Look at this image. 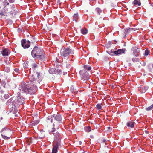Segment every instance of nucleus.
Wrapping results in <instances>:
<instances>
[{"mask_svg":"<svg viewBox=\"0 0 153 153\" xmlns=\"http://www.w3.org/2000/svg\"><path fill=\"white\" fill-rule=\"evenodd\" d=\"M62 117L60 114H54L47 117V122L53 123L51 132H53L56 129H59L60 124L62 123Z\"/></svg>","mask_w":153,"mask_h":153,"instance_id":"obj_1","label":"nucleus"},{"mask_svg":"<svg viewBox=\"0 0 153 153\" xmlns=\"http://www.w3.org/2000/svg\"><path fill=\"white\" fill-rule=\"evenodd\" d=\"M30 81L31 82V84L35 86V88L40 84V82L43 78L44 75L40 72H34L33 74H30Z\"/></svg>","mask_w":153,"mask_h":153,"instance_id":"obj_2","label":"nucleus"},{"mask_svg":"<svg viewBox=\"0 0 153 153\" xmlns=\"http://www.w3.org/2000/svg\"><path fill=\"white\" fill-rule=\"evenodd\" d=\"M31 54L33 57L34 58L43 59L45 57V54L42 49L36 46L32 50Z\"/></svg>","mask_w":153,"mask_h":153,"instance_id":"obj_3","label":"nucleus"},{"mask_svg":"<svg viewBox=\"0 0 153 153\" xmlns=\"http://www.w3.org/2000/svg\"><path fill=\"white\" fill-rule=\"evenodd\" d=\"M31 86H30L28 85L22 84L21 86L19 88V89L20 91L26 94H33L36 92V88L37 86H36L35 88V86H33L31 84Z\"/></svg>","mask_w":153,"mask_h":153,"instance_id":"obj_4","label":"nucleus"},{"mask_svg":"<svg viewBox=\"0 0 153 153\" xmlns=\"http://www.w3.org/2000/svg\"><path fill=\"white\" fill-rule=\"evenodd\" d=\"M16 99L13 101V103L15 107H17L19 105L25 103V99L21 95L20 92H18Z\"/></svg>","mask_w":153,"mask_h":153,"instance_id":"obj_5","label":"nucleus"},{"mask_svg":"<svg viewBox=\"0 0 153 153\" xmlns=\"http://www.w3.org/2000/svg\"><path fill=\"white\" fill-rule=\"evenodd\" d=\"M74 53V51L69 48H64L60 51V55L64 59H68L69 55L73 54Z\"/></svg>","mask_w":153,"mask_h":153,"instance_id":"obj_6","label":"nucleus"},{"mask_svg":"<svg viewBox=\"0 0 153 153\" xmlns=\"http://www.w3.org/2000/svg\"><path fill=\"white\" fill-rule=\"evenodd\" d=\"M1 132L2 138L6 140L9 139L13 134L12 130L7 128H3Z\"/></svg>","mask_w":153,"mask_h":153,"instance_id":"obj_7","label":"nucleus"},{"mask_svg":"<svg viewBox=\"0 0 153 153\" xmlns=\"http://www.w3.org/2000/svg\"><path fill=\"white\" fill-rule=\"evenodd\" d=\"M79 73L81 75L82 79L84 80L89 79H90V75L85 70H82L79 71Z\"/></svg>","mask_w":153,"mask_h":153,"instance_id":"obj_8","label":"nucleus"},{"mask_svg":"<svg viewBox=\"0 0 153 153\" xmlns=\"http://www.w3.org/2000/svg\"><path fill=\"white\" fill-rule=\"evenodd\" d=\"M126 49H118L117 50L114 51V50H111L109 51V54L111 55H113L114 54L116 55L120 54H124L126 52Z\"/></svg>","mask_w":153,"mask_h":153,"instance_id":"obj_9","label":"nucleus"},{"mask_svg":"<svg viewBox=\"0 0 153 153\" xmlns=\"http://www.w3.org/2000/svg\"><path fill=\"white\" fill-rule=\"evenodd\" d=\"M21 43L22 46L24 49L30 47V42L28 40L27 41L26 39H22L21 41Z\"/></svg>","mask_w":153,"mask_h":153,"instance_id":"obj_10","label":"nucleus"},{"mask_svg":"<svg viewBox=\"0 0 153 153\" xmlns=\"http://www.w3.org/2000/svg\"><path fill=\"white\" fill-rule=\"evenodd\" d=\"M60 142L56 141L53 144L52 153H57V149L58 148L60 144Z\"/></svg>","mask_w":153,"mask_h":153,"instance_id":"obj_11","label":"nucleus"},{"mask_svg":"<svg viewBox=\"0 0 153 153\" xmlns=\"http://www.w3.org/2000/svg\"><path fill=\"white\" fill-rule=\"evenodd\" d=\"M140 50V48H138L137 47L132 48L131 49V50L132 51L133 55L135 57L138 56Z\"/></svg>","mask_w":153,"mask_h":153,"instance_id":"obj_12","label":"nucleus"},{"mask_svg":"<svg viewBox=\"0 0 153 153\" xmlns=\"http://www.w3.org/2000/svg\"><path fill=\"white\" fill-rule=\"evenodd\" d=\"M53 134L54 136V140L56 141L60 142L62 136L60 133L59 132H57L56 133H53Z\"/></svg>","mask_w":153,"mask_h":153,"instance_id":"obj_13","label":"nucleus"},{"mask_svg":"<svg viewBox=\"0 0 153 153\" xmlns=\"http://www.w3.org/2000/svg\"><path fill=\"white\" fill-rule=\"evenodd\" d=\"M149 88L147 86L140 87L138 88V90L141 93H145Z\"/></svg>","mask_w":153,"mask_h":153,"instance_id":"obj_14","label":"nucleus"},{"mask_svg":"<svg viewBox=\"0 0 153 153\" xmlns=\"http://www.w3.org/2000/svg\"><path fill=\"white\" fill-rule=\"evenodd\" d=\"M10 51L8 49L6 48L3 50L1 53L3 56H7L10 53Z\"/></svg>","mask_w":153,"mask_h":153,"instance_id":"obj_15","label":"nucleus"},{"mask_svg":"<svg viewBox=\"0 0 153 153\" xmlns=\"http://www.w3.org/2000/svg\"><path fill=\"white\" fill-rule=\"evenodd\" d=\"M136 30V29L135 28H128L125 29V33L126 34H127L132 31H135Z\"/></svg>","mask_w":153,"mask_h":153,"instance_id":"obj_16","label":"nucleus"},{"mask_svg":"<svg viewBox=\"0 0 153 153\" xmlns=\"http://www.w3.org/2000/svg\"><path fill=\"white\" fill-rule=\"evenodd\" d=\"M15 7L12 6V7H11V9L12 11H11L10 12H8V9H4V11L7 12H7H8V13H9L10 14H13L14 13V11H15L14 10H15Z\"/></svg>","mask_w":153,"mask_h":153,"instance_id":"obj_17","label":"nucleus"},{"mask_svg":"<svg viewBox=\"0 0 153 153\" xmlns=\"http://www.w3.org/2000/svg\"><path fill=\"white\" fill-rule=\"evenodd\" d=\"M134 123L131 121H129L127 123V126L128 127L133 128L134 126Z\"/></svg>","mask_w":153,"mask_h":153,"instance_id":"obj_18","label":"nucleus"},{"mask_svg":"<svg viewBox=\"0 0 153 153\" xmlns=\"http://www.w3.org/2000/svg\"><path fill=\"white\" fill-rule=\"evenodd\" d=\"M49 72L51 74H56V69L53 68H51L49 70Z\"/></svg>","mask_w":153,"mask_h":153,"instance_id":"obj_19","label":"nucleus"},{"mask_svg":"<svg viewBox=\"0 0 153 153\" xmlns=\"http://www.w3.org/2000/svg\"><path fill=\"white\" fill-rule=\"evenodd\" d=\"M95 10L98 14L100 15L103 13V11L99 8H97Z\"/></svg>","mask_w":153,"mask_h":153,"instance_id":"obj_20","label":"nucleus"},{"mask_svg":"<svg viewBox=\"0 0 153 153\" xmlns=\"http://www.w3.org/2000/svg\"><path fill=\"white\" fill-rule=\"evenodd\" d=\"M133 3L134 5L137 6H140L141 4L140 1L138 0H134L133 2Z\"/></svg>","mask_w":153,"mask_h":153,"instance_id":"obj_21","label":"nucleus"},{"mask_svg":"<svg viewBox=\"0 0 153 153\" xmlns=\"http://www.w3.org/2000/svg\"><path fill=\"white\" fill-rule=\"evenodd\" d=\"M84 68L85 69L84 70H85L86 71H90L91 69V67L89 65H84Z\"/></svg>","mask_w":153,"mask_h":153,"instance_id":"obj_22","label":"nucleus"},{"mask_svg":"<svg viewBox=\"0 0 153 153\" xmlns=\"http://www.w3.org/2000/svg\"><path fill=\"white\" fill-rule=\"evenodd\" d=\"M78 18V14L77 13H75L74 14L73 16V21H75L76 22V20Z\"/></svg>","mask_w":153,"mask_h":153,"instance_id":"obj_23","label":"nucleus"},{"mask_svg":"<svg viewBox=\"0 0 153 153\" xmlns=\"http://www.w3.org/2000/svg\"><path fill=\"white\" fill-rule=\"evenodd\" d=\"M13 98H10V99H9L6 102V104L7 105H8L10 104L11 103H12V104L14 105L13 104V101H14V100H13V101L12 102V100H13Z\"/></svg>","mask_w":153,"mask_h":153,"instance_id":"obj_24","label":"nucleus"},{"mask_svg":"<svg viewBox=\"0 0 153 153\" xmlns=\"http://www.w3.org/2000/svg\"><path fill=\"white\" fill-rule=\"evenodd\" d=\"M84 129L87 132H89L91 130V127L90 126H88L85 127Z\"/></svg>","mask_w":153,"mask_h":153,"instance_id":"obj_25","label":"nucleus"},{"mask_svg":"<svg viewBox=\"0 0 153 153\" xmlns=\"http://www.w3.org/2000/svg\"><path fill=\"white\" fill-rule=\"evenodd\" d=\"M39 122V120H37L33 121L32 122V126H35L38 124Z\"/></svg>","mask_w":153,"mask_h":153,"instance_id":"obj_26","label":"nucleus"},{"mask_svg":"<svg viewBox=\"0 0 153 153\" xmlns=\"http://www.w3.org/2000/svg\"><path fill=\"white\" fill-rule=\"evenodd\" d=\"M88 30H87L85 28L84 29H82L81 30V33L84 35L86 34L87 33Z\"/></svg>","mask_w":153,"mask_h":153,"instance_id":"obj_27","label":"nucleus"},{"mask_svg":"<svg viewBox=\"0 0 153 153\" xmlns=\"http://www.w3.org/2000/svg\"><path fill=\"white\" fill-rule=\"evenodd\" d=\"M132 60L134 62H139L140 61V59L137 58H133Z\"/></svg>","mask_w":153,"mask_h":153,"instance_id":"obj_28","label":"nucleus"},{"mask_svg":"<svg viewBox=\"0 0 153 153\" xmlns=\"http://www.w3.org/2000/svg\"><path fill=\"white\" fill-rule=\"evenodd\" d=\"M3 5L4 7V8L6 7L7 5H9V4L7 0H4L3 2Z\"/></svg>","mask_w":153,"mask_h":153,"instance_id":"obj_29","label":"nucleus"},{"mask_svg":"<svg viewBox=\"0 0 153 153\" xmlns=\"http://www.w3.org/2000/svg\"><path fill=\"white\" fill-rule=\"evenodd\" d=\"M28 64V62H25L23 63V67L25 69L27 67Z\"/></svg>","mask_w":153,"mask_h":153,"instance_id":"obj_30","label":"nucleus"},{"mask_svg":"<svg viewBox=\"0 0 153 153\" xmlns=\"http://www.w3.org/2000/svg\"><path fill=\"white\" fill-rule=\"evenodd\" d=\"M7 12L6 11H1V12H0V15L1 16H7Z\"/></svg>","mask_w":153,"mask_h":153,"instance_id":"obj_31","label":"nucleus"},{"mask_svg":"<svg viewBox=\"0 0 153 153\" xmlns=\"http://www.w3.org/2000/svg\"><path fill=\"white\" fill-rule=\"evenodd\" d=\"M96 107L98 110H100L102 108V107L101 106V104L99 103L97 104V105Z\"/></svg>","mask_w":153,"mask_h":153,"instance_id":"obj_32","label":"nucleus"},{"mask_svg":"<svg viewBox=\"0 0 153 153\" xmlns=\"http://www.w3.org/2000/svg\"><path fill=\"white\" fill-rule=\"evenodd\" d=\"M4 70L6 72H9L10 71V68L9 67H5L4 68Z\"/></svg>","mask_w":153,"mask_h":153,"instance_id":"obj_33","label":"nucleus"},{"mask_svg":"<svg viewBox=\"0 0 153 153\" xmlns=\"http://www.w3.org/2000/svg\"><path fill=\"white\" fill-rule=\"evenodd\" d=\"M150 53L149 51L148 50H146L145 51L144 55L145 56L148 55Z\"/></svg>","mask_w":153,"mask_h":153,"instance_id":"obj_34","label":"nucleus"},{"mask_svg":"<svg viewBox=\"0 0 153 153\" xmlns=\"http://www.w3.org/2000/svg\"><path fill=\"white\" fill-rule=\"evenodd\" d=\"M37 67V65L36 64H34L32 65V68L33 70H35Z\"/></svg>","mask_w":153,"mask_h":153,"instance_id":"obj_35","label":"nucleus"},{"mask_svg":"<svg viewBox=\"0 0 153 153\" xmlns=\"http://www.w3.org/2000/svg\"><path fill=\"white\" fill-rule=\"evenodd\" d=\"M56 72L57 73L56 74H61L62 73V71L61 70H59V69H57V70H56Z\"/></svg>","mask_w":153,"mask_h":153,"instance_id":"obj_36","label":"nucleus"},{"mask_svg":"<svg viewBox=\"0 0 153 153\" xmlns=\"http://www.w3.org/2000/svg\"><path fill=\"white\" fill-rule=\"evenodd\" d=\"M153 109V108L152 107V105H151L150 106L148 107L147 108H146V110L147 111H150V110H151Z\"/></svg>","mask_w":153,"mask_h":153,"instance_id":"obj_37","label":"nucleus"},{"mask_svg":"<svg viewBox=\"0 0 153 153\" xmlns=\"http://www.w3.org/2000/svg\"><path fill=\"white\" fill-rule=\"evenodd\" d=\"M9 95L8 94H5L4 95V98L5 99H7L9 98Z\"/></svg>","mask_w":153,"mask_h":153,"instance_id":"obj_38","label":"nucleus"},{"mask_svg":"<svg viewBox=\"0 0 153 153\" xmlns=\"http://www.w3.org/2000/svg\"><path fill=\"white\" fill-rule=\"evenodd\" d=\"M1 84H3V87L4 88H5V85H6V83H5V82H4V81H2L1 82Z\"/></svg>","mask_w":153,"mask_h":153,"instance_id":"obj_39","label":"nucleus"},{"mask_svg":"<svg viewBox=\"0 0 153 153\" xmlns=\"http://www.w3.org/2000/svg\"><path fill=\"white\" fill-rule=\"evenodd\" d=\"M71 65L69 64H67L66 65V67L68 68H69L71 67Z\"/></svg>","mask_w":153,"mask_h":153,"instance_id":"obj_40","label":"nucleus"},{"mask_svg":"<svg viewBox=\"0 0 153 153\" xmlns=\"http://www.w3.org/2000/svg\"><path fill=\"white\" fill-rule=\"evenodd\" d=\"M15 0H8V1L10 3H13L15 2Z\"/></svg>","mask_w":153,"mask_h":153,"instance_id":"obj_41","label":"nucleus"},{"mask_svg":"<svg viewBox=\"0 0 153 153\" xmlns=\"http://www.w3.org/2000/svg\"><path fill=\"white\" fill-rule=\"evenodd\" d=\"M14 70L15 72H17L19 71V69L17 68H15L14 69Z\"/></svg>","mask_w":153,"mask_h":153,"instance_id":"obj_42","label":"nucleus"},{"mask_svg":"<svg viewBox=\"0 0 153 153\" xmlns=\"http://www.w3.org/2000/svg\"><path fill=\"white\" fill-rule=\"evenodd\" d=\"M67 74V72H63V74L64 75H65V74Z\"/></svg>","mask_w":153,"mask_h":153,"instance_id":"obj_43","label":"nucleus"},{"mask_svg":"<svg viewBox=\"0 0 153 153\" xmlns=\"http://www.w3.org/2000/svg\"><path fill=\"white\" fill-rule=\"evenodd\" d=\"M79 145H81L82 144V142L81 141H80L79 142Z\"/></svg>","mask_w":153,"mask_h":153,"instance_id":"obj_44","label":"nucleus"},{"mask_svg":"<svg viewBox=\"0 0 153 153\" xmlns=\"http://www.w3.org/2000/svg\"><path fill=\"white\" fill-rule=\"evenodd\" d=\"M146 65V63H144L142 65L143 66H144Z\"/></svg>","mask_w":153,"mask_h":153,"instance_id":"obj_45","label":"nucleus"},{"mask_svg":"<svg viewBox=\"0 0 153 153\" xmlns=\"http://www.w3.org/2000/svg\"><path fill=\"white\" fill-rule=\"evenodd\" d=\"M15 117H18V115L17 114H15Z\"/></svg>","mask_w":153,"mask_h":153,"instance_id":"obj_46","label":"nucleus"},{"mask_svg":"<svg viewBox=\"0 0 153 153\" xmlns=\"http://www.w3.org/2000/svg\"><path fill=\"white\" fill-rule=\"evenodd\" d=\"M17 111H18L16 109V110H15V112H17Z\"/></svg>","mask_w":153,"mask_h":153,"instance_id":"obj_47","label":"nucleus"},{"mask_svg":"<svg viewBox=\"0 0 153 153\" xmlns=\"http://www.w3.org/2000/svg\"><path fill=\"white\" fill-rule=\"evenodd\" d=\"M89 1H95L96 0H89Z\"/></svg>","mask_w":153,"mask_h":153,"instance_id":"obj_48","label":"nucleus"},{"mask_svg":"<svg viewBox=\"0 0 153 153\" xmlns=\"http://www.w3.org/2000/svg\"><path fill=\"white\" fill-rule=\"evenodd\" d=\"M152 68L153 69V65H152Z\"/></svg>","mask_w":153,"mask_h":153,"instance_id":"obj_49","label":"nucleus"},{"mask_svg":"<svg viewBox=\"0 0 153 153\" xmlns=\"http://www.w3.org/2000/svg\"><path fill=\"white\" fill-rule=\"evenodd\" d=\"M146 133H148V132L147 131H146Z\"/></svg>","mask_w":153,"mask_h":153,"instance_id":"obj_50","label":"nucleus"},{"mask_svg":"<svg viewBox=\"0 0 153 153\" xmlns=\"http://www.w3.org/2000/svg\"><path fill=\"white\" fill-rule=\"evenodd\" d=\"M58 1H59V0H58Z\"/></svg>","mask_w":153,"mask_h":153,"instance_id":"obj_51","label":"nucleus"}]
</instances>
